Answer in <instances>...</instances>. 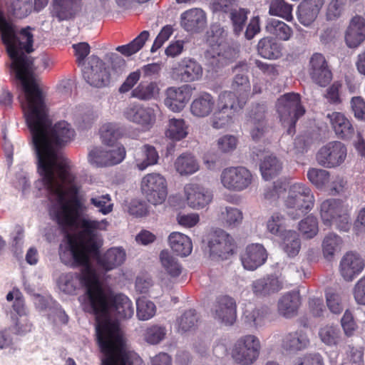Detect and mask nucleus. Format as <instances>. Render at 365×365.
<instances>
[{
	"label": "nucleus",
	"instance_id": "cd10ccee",
	"mask_svg": "<svg viewBox=\"0 0 365 365\" xmlns=\"http://www.w3.org/2000/svg\"><path fill=\"white\" fill-rule=\"evenodd\" d=\"M324 4V0H304L298 6V20L305 26H310L317 19Z\"/></svg>",
	"mask_w": 365,
	"mask_h": 365
},
{
	"label": "nucleus",
	"instance_id": "bf43d9fd",
	"mask_svg": "<svg viewBox=\"0 0 365 365\" xmlns=\"http://www.w3.org/2000/svg\"><path fill=\"white\" fill-rule=\"evenodd\" d=\"M234 111L219 107L210 119L211 125L215 129H221L232 123Z\"/></svg>",
	"mask_w": 365,
	"mask_h": 365
},
{
	"label": "nucleus",
	"instance_id": "49530a36",
	"mask_svg": "<svg viewBox=\"0 0 365 365\" xmlns=\"http://www.w3.org/2000/svg\"><path fill=\"white\" fill-rule=\"evenodd\" d=\"M242 219V212L239 209L232 207L221 208L219 220L226 227L234 228L239 226Z\"/></svg>",
	"mask_w": 365,
	"mask_h": 365
},
{
	"label": "nucleus",
	"instance_id": "58836bf2",
	"mask_svg": "<svg viewBox=\"0 0 365 365\" xmlns=\"http://www.w3.org/2000/svg\"><path fill=\"white\" fill-rule=\"evenodd\" d=\"M257 53L262 58L277 59L282 56V46L272 37L260 39L257 46Z\"/></svg>",
	"mask_w": 365,
	"mask_h": 365
},
{
	"label": "nucleus",
	"instance_id": "473e14b6",
	"mask_svg": "<svg viewBox=\"0 0 365 365\" xmlns=\"http://www.w3.org/2000/svg\"><path fill=\"white\" fill-rule=\"evenodd\" d=\"M158 160V152L153 145L150 144L143 145L135 154V166L141 171L149 166L156 165Z\"/></svg>",
	"mask_w": 365,
	"mask_h": 365
},
{
	"label": "nucleus",
	"instance_id": "69168bd1",
	"mask_svg": "<svg viewBox=\"0 0 365 365\" xmlns=\"http://www.w3.org/2000/svg\"><path fill=\"white\" fill-rule=\"evenodd\" d=\"M12 14L17 18H24L32 11V0H11L10 6Z\"/></svg>",
	"mask_w": 365,
	"mask_h": 365
},
{
	"label": "nucleus",
	"instance_id": "c756f323",
	"mask_svg": "<svg viewBox=\"0 0 365 365\" xmlns=\"http://www.w3.org/2000/svg\"><path fill=\"white\" fill-rule=\"evenodd\" d=\"M301 304L300 295L298 292H289L284 294L278 301L277 309L279 314L290 319L297 315Z\"/></svg>",
	"mask_w": 365,
	"mask_h": 365
},
{
	"label": "nucleus",
	"instance_id": "37998d69",
	"mask_svg": "<svg viewBox=\"0 0 365 365\" xmlns=\"http://www.w3.org/2000/svg\"><path fill=\"white\" fill-rule=\"evenodd\" d=\"M282 238L281 247L289 257L297 256L301 249V240L299 234L294 230L285 231Z\"/></svg>",
	"mask_w": 365,
	"mask_h": 365
},
{
	"label": "nucleus",
	"instance_id": "393cba45",
	"mask_svg": "<svg viewBox=\"0 0 365 365\" xmlns=\"http://www.w3.org/2000/svg\"><path fill=\"white\" fill-rule=\"evenodd\" d=\"M364 267L363 259L356 254L347 252L340 262V273L348 282L352 281L362 272Z\"/></svg>",
	"mask_w": 365,
	"mask_h": 365
},
{
	"label": "nucleus",
	"instance_id": "6e6552de",
	"mask_svg": "<svg viewBox=\"0 0 365 365\" xmlns=\"http://www.w3.org/2000/svg\"><path fill=\"white\" fill-rule=\"evenodd\" d=\"M142 194L150 203L161 205L168 196V183L165 178L160 173H151L141 180Z\"/></svg>",
	"mask_w": 365,
	"mask_h": 365
},
{
	"label": "nucleus",
	"instance_id": "1a4fd4ad",
	"mask_svg": "<svg viewBox=\"0 0 365 365\" xmlns=\"http://www.w3.org/2000/svg\"><path fill=\"white\" fill-rule=\"evenodd\" d=\"M261 349L259 339L255 335L247 334L240 337L235 344L232 357L240 365H250L259 357Z\"/></svg>",
	"mask_w": 365,
	"mask_h": 365
},
{
	"label": "nucleus",
	"instance_id": "de8ad7c7",
	"mask_svg": "<svg viewBox=\"0 0 365 365\" xmlns=\"http://www.w3.org/2000/svg\"><path fill=\"white\" fill-rule=\"evenodd\" d=\"M241 96L232 91H224L219 96V107L225 110L236 111L241 110L246 103H241Z\"/></svg>",
	"mask_w": 365,
	"mask_h": 365
},
{
	"label": "nucleus",
	"instance_id": "e2e57ef3",
	"mask_svg": "<svg viewBox=\"0 0 365 365\" xmlns=\"http://www.w3.org/2000/svg\"><path fill=\"white\" fill-rule=\"evenodd\" d=\"M298 227L304 237L312 239L319 231L317 219L313 215H309L299 222Z\"/></svg>",
	"mask_w": 365,
	"mask_h": 365
},
{
	"label": "nucleus",
	"instance_id": "39448f33",
	"mask_svg": "<svg viewBox=\"0 0 365 365\" xmlns=\"http://www.w3.org/2000/svg\"><path fill=\"white\" fill-rule=\"evenodd\" d=\"M40 158L41 172L43 175V185L51 202L50 215L61 225H72L81 214L86 210L81 197H71L66 201V192L53 180V170L51 164L43 163Z\"/></svg>",
	"mask_w": 365,
	"mask_h": 365
},
{
	"label": "nucleus",
	"instance_id": "9d476101",
	"mask_svg": "<svg viewBox=\"0 0 365 365\" xmlns=\"http://www.w3.org/2000/svg\"><path fill=\"white\" fill-rule=\"evenodd\" d=\"M253 175L243 166L229 167L225 168L220 175L222 186L232 192H241L252 184Z\"/></svg>",
	"mask_w": 365,
	"mask_h": 365
},
{
	"label": "nucleus",
	"instance_id": "72a5a7b5",
	"mask_svg": "<svg viewBox=\"0 0 365 365\" xmlns=\"http://www.w3.org/2000/svg\"><path fill=\"white\" fill-rule=\"evenodd\" d=\"M215 105V98L208 93H202L192 101L190 112L195 117L205 118L212 112Z\"/></svg>",
	"mask_w": 365,
	"mask_h": 365
},
{
	"label": "nucleus",
	"instance_id": "f704fd0d",
	"mask_svg": "<svg viewBox=\"0 0 365 365\" xmlns=\"http://www.w3.org/2000/svg\"><path fill=\"white\" fill-rule=\"evenodd\" d=\"M168 242L172 250L181 257L188 256L192 250L190 238L178 232H173L168 237Z\"/></svg>",
	"mask_w": 365,
	"mask_h": 365
},
{
	"label": "nucleus",
	"instance_id": "f3484780",
	"mask_svg": "<svg viewBox=\"0 0 365 365\" xmlns=\"http://www.w3.org/2000/svg\"><path fill=\"white\" fill-rule=\"evenodd\" d=\"M214 318L225 325L231 326L237 319L235 300L227 295L217 297L212 308Z\"/></svg>",
	"mask_w": 365,
	"mask_h": 365
},
{
	"label": "nucleus",
	"instance_id": "680f3d73",
	"mask_svg": "<svg viewBox=\"0 0 365 365\" xmlns=\"http://www.w3.org/2000/svg\"><path fill=\"white\" fill-rule=\"evenodd\" d=\"M285 217L279 212L273 213L267 222V230L271 234L281 237L287 231L285 227Z\"/></svg>",
	"mask_w": 365,
	"mask_h": 365
},
{
	"label": "nucleus",
	"instance_id": "a211bd4d",
	"mask_svg": "<svg viewBox=\"0 0 365 365\" xmlns=\"http://www.w3.org/2000/svg\"><path fill=\"white\" fill-rule=\"evenodd\" d=\"M202 73L203 69L201 64L192 58H183L173 68L175 78L185 83L200 80Z\"/></svg>",
	"mask_w": 365,
	"mask_h": 365
},
{
	"label": "nucleus",
	"instance_id": "4be33fe9",
	"mask_svg": "<svg viewBox=\"0 0 365 365\" xmlns=\"http://www.w3.org/2000/svg\"><path fill=\"white\" fill-rule=\"evenodd\" d=\"M82 9V0H52L51 14L59 21L73 19Z\"/></svg>",
	"mask_w": 365,
	"mask_h": 365
},
{
	"label": "nucleus",
	"instance_id": "774afa93",
	"mask_svg": "<svg viewBox=\"0 0 365 365\" xmlns=\"http://www.w3.org/2000/svg\"><path fill=\"white\" fill-rule=\"evenodd\" d=\"M322 341L327 345H336L340 338V330L335 326H326L319 331Z\"/></svg>",
	"mask_w": 365,
	"mask_h": 365
},
{
	"label": "nucleus",
	"instance_id": "f03ea898",
	"mask_svg": "<svg viewBox=\"0 0 365 365\" xmlns=\"http://www.w3.org/2000/svg\"><path fill=\"white\" fill-rule=\"evenodd\" d=\"M1 40L11 59V68L21 81L24 96L21 100L26 122L48 114L44 96L36 83L34 73V59L28 54L33 51L34 36L29 26L18 31L13 23L0 11Z\"/></svg>",
	"mask_w": 365,
	"mask_h": 365
},
{
	"label": "nucleus",
	"instance_id": "f257e3e1",
	"mask_svg": "<svg viewBox=\"0 0 365 365\" xmlns=\"http://www.w3.org/2000/svg\"><path fill=\"white\" fill-rule=\"evenodd\" d=\"M101 221L81 218L79 231L76 235H67L66 244L60 245L59 257L61 262L71 267H81V272H68L59 277V287L65 293L73 294L78 289L84 288V293L79 297L83 309L89 313L96 309L95 302L101 297L102 286L91 264V257L99 253L103 239L99 230L106 224Z\"/></svg>",
	"mask_w": 365,
	"mask_h": 365
},
{
	"label": "nucleus",
	"instance_id": "9b49d317",
	"mask_svg": "<svg viewBox=\"0 0 365 365\" xmlns=\"http://www.w3.org/2000/svg\"><path fill=\"white\" fill-rule=\"evenodd\" d=\"M346 155V145L340 141L335 140L322 146L318 150L316 158L320 165L332 168L341 165L344 162Z\"/></svg>",
	"mask_w": 365,
	"mask_h": 365
},
{
	"label": "nucleus",
	"instance_id": "412c9836",
	"mask_svg": "<svg viewBox=\"0 0 365 365\" xmlns=\"http://www.w3.org/2000/svg\"><path fill=\"white\" fill-rule=\"evenodd\" d=\"M165 105L173 112L181 111L190 98V86L170 87L165 91Z\"/></svg>",
	"mask_w": 365,
	"mask_h": 365
},
{
	"label": "nucleus",
	"instance_id": "3c124183",
	"mask_svg": "<svg viewBox=\"0 0 365 365\" xmlns=\"http://www.w3.org/2000/svg\"><path fill=\"white\" fill-rule=\"evenodd\" d=\"M176 170L180 175H191L198 170V164L190 154H182L175 162Z\"/></svg>",
	"mask_w": 365,
	"mask_h": 365
},
{
	"label": "nucleus",
	"instance_id": "0eeeda50",
	"mask_svg": "<svg viewBox=\"0 0 365 365\" xmlns=\"http://www.w3.org/2000/svg\"><path fill=\"white\" fill-rule=\"evenodd\" d=\"M276 106L280 121L284 127H288L287 134L293 135L297 121L305 113L300 104L299 95L294 93H286L277 100Z\"/></svg>",
	"mask_w": 365,
	"mask_h": 365
},
{
	"label": "nucleus",
	"instance_id": "bb28decb",
	"mask_svg": "<svg viewBox=\"0 0 365 365\" xmlns=\"http://www.w3.org/2000/svg\"><path fill=\"white\" fill-rule=\"evenodd\" d=\"M282 287V282L277 277L267 275L253 281L252 290L257 297H265L279 292Z\"/></svg>",
	"mask_w": 365,
	"mask_h": 365
},
{
	"label": "nucleus",
	"instance_id": "a19ab883",
	"mask_svg": "<svg viewBox=\"0 0 365 365\" xmlns=\"http://www.w3.org/2000/svg\"><path fill=\"white\" fill-rule=\"evenodd\" d=\"M342 245L343 240L338 235L334 232L326 235L322 243L324 258L329 261L333 259L335 255L341 251Z\"/></svg>",
	"mask_w": 365,
	"mask_h": 365
},
{
	"label": "nucleus",
	"instance_id": "c9c22d12",
	"mask_svg": "<svg viewBox=\"0 0 365 365\" xmlns=\"http://www.w3.org/2000/svg\"><path fill=\"white\" fill-rule=\"evenodd\" d=\"M309 344L307 335L302 331H296L284 336L282 346L287 351L296 352L304 349Z\"/></svg>",
	"mask_w": 365,
	"mask_h": 365
},
{
	"label": "nucleus",
	"instance_id": "79ce46f5",
	"mask_svg": "<svg viewBox=\"0 0 365 365\" xmlns=\"http://www.w3.org/2000/svg\"><path fill=\"white\" fill-rule=\"evenodd\" d=\"M341 212V205L339 200L329 199L324 200L320 206V215L323 223L327 226H331L334 220Z\"/></svg>",
	"mask_w": 365,
	"mask_h": 365
},
{
	"label": "nucleus",
	"instance_id": "ea45409f",
	"mask_svg": "<svg viewBox=\"0 0 365 365\" xmlns=\"http://www.w3.org/2000/svg\"><path fill=\"white\" fill-rule=\"evenodd\" d=\"M267 314L266 308L249 307L244 310L242 319L248 327L257 329L264 324Z\"/></svg>",
	"mask_w": 365,
	"mask_h": 365
},
{
	"label": "nucleus",
	"instance_id": "423d86ee",
	"mask_svg": "<svg viewBox=\"0 0 365 365\" xmlns=\"http://www.w3.org/2000/svg\"><path fill=\"white\" fill-rule=\"evenodd\" d=\"M314 201L311 188L304 183L296 182L289 187L284 205L287 215L297 220L312 210Z\"/></svg>",
	"mask_w": 365,
	"mask_h": 365
},
{
	"label": "nucleus",
	"instance_id": "338daca9",
	"mask_svg": "<svg viewBox=\"0 0 365 365\" xmlns=\"http://www.w3.org/2000/svg\"><path fill=\"white\" fill-rule=\"evenodd\" d=\"M210 9L213 13L231 14L237 8V0H211Z\"/></svg>",
	"mask_w": 365,
	"mask_h": 365
},
{
	"label": "nucleus",
	"instance_id": "b1692460",
	"mask_svg": "<svg viewBox=\"0 0 365 365\" xmlns=\"http://www.w3.org/2000/svg\"><path fill=\"white\" fill-rule=\"evenodd\" d=\"M180 19L182 27L190 32H200L207 24L205 12L198 8L185 11L181 14Z\"/></svg>",
	"mask_w": 365,
	"mask_h": 365
},
{
	"label": "nucleus",
	"instance_id": "2f4dec72",
	"mask_svg": "<svg viewBox=\"0 0 365 365\" xmlns=\"http://www.w3.org/2000/svg\"><path fill=\"white\" fill-rule=\"evenodd\" d=\"M332 128L336 135L341 139H350L354 133V128L350 120L341 113L333 112L327 115Z\"/></svg>",
	"mask_w": 365,
	"mask_h": 365
},
{
	"label": "nucleus",
	"instance_id": "e433bc0d",
	"mask_svg": "<svg viewBox=\"0 0 365 365\" xmlns=\"http://www.w3.org/2000/svg\"><path fill=\"white\" fill-rule=\"evenodd\" d=\"M160 88L155 81H142L131 91V96L140 101H148L157 99Z\"/></svg>",
	"mask_w": 365,
	"mask_h": 365
},
{
	"label": "nucleus",
	"instance_id": "6ab92c4d",
	"mask_svg": "<svg viewBox=\"0 0 365 365\" xmlns=\"http://www.w3.org/2000/svg\"><path fill=\"white\" fill-rule=\"evenodd\" d=\"M232 71L234 76L231 88L241 96V103H246L251 90L248 76L249 67L246 63L240 62L232 68Z\"/></svg>",
	"mask_w": 365,
	"mask_h": 365
},
{
	"label": "nucleus",
	"instance_id": "a878e982",
	"mask_svg": "<svg viewBox=\"0 0 365 365\" xmlns=\"http://www.w3.org/2000/svg\"><path fill=\"white\" fill-rule=\"evenodd\" d=\"M365 40V20L359 16L353 17L346 31L345 41L348 47L356 48Z\"/></svg>",
	"mask_w": 365,
	"mask_h": 365
},
{
	"label": "nucleus",
	"instance_id": "aec40b11",
	"mask_svg": "<svg viewBox=\"0 0 365 365\" xmlns=\"http://www.w3.org/2000/svg\"><path fill=\"white\" fill-rule=\"evenodd\" d=\"M185 193L188 206L196 210L208 205L213 197L210 190L196 183L186 185Z\"/></svg>",
	"mask_w": 365,
	"mask_h": 365
},
{
	"label": "nucleus",
	"instance_id": "4d7b16f0",
	"mask_svg": "<svg viewBox=\"0 0 365 365\" xmlns=\"http://www.w3.org/2000/svg\"><path fill=\"white\" fill-rule=\"evenodd\" d=\"M249 11L246 9L237 8L230 14L232 31L237 36H240L245 28Z\"/></svg>",
	"mask_w": 365,
	"mask_h": 365
},
{
	"label": "nucleus",
	"instance_id": "c03bdc74",
	"mask_svg": "<svg viewBox=\"0 0 365 365\" xmlns=\"http://www.w3.org/2000/svg\"><path fill=\"white\" fill-rule=\"evenodd\" d=\"M31 324L28 323L27 319H19L15 326L11 329H5L0 332V349H4L9 346L12 341L11 337V332L16 334H24L31 330Z\"/></svg>",
	"mask_w": 365,
	"mask_h": 365
},
{
	"label": "nucleus",
	"instance_id": "a18cd8bd",
	"mask_svg": "<svg viewBox=\"0 0 365 365\" xmlns=\"http://www.w3.org/2000/svg\"><path fill=\"white\" fill-rule=\"evenodd\" d=\"M160 261L165 272L171 277H178L182 272V266L178 259L168 250L160 253Z\"/></svg>",
	"mask_w": 365,
	"mask_h": 365
},
{
	"label": "nucleus",
	"instance_id": "864d4df0",
	"mask_svg": "<svg viewBox=\"0 0 365 365\" xmlns=\"http://www.w3.org/2000/svg\"><path fill=\"white\" fill-rule=\"evenodd\" d=\"M269 14L289 21L293 19L292 6L284 0H272L269 4Z\"/></svg>",
	"mask_w": 365,
	"mask_h": 365
},
{
	"label": "nucleus",
	"instance_id": "7ed1b4c3",
	"mask_svg": "<svg viewBox=\"0 0 365 365\" xmlns=\"http://www.w3.org/2000/svg\"><path fill=\"white\" fill-rule=\"evenodd\" d=\"M31 135L32 145L36 156L38 171L41 177L40 158L43 163L51 164L53 170V181L62 187L68 185L67 192L70 198L81 197V187L74 183L75 176L70 172L68 161L59 148L70 142L75 131L66 121H60L52 126L48 114L43 117L26 121Z\"/></svg>",
	"mask_w": 365,
	"mask_h": 365
},
{
	"label": "nucleus",
	"instance_id": "4c0bfd02",
	"mask_svg": "<svg viewBox=\"0 0 365 365\" xmlns=\"http://www.w3.org/2000/svg\"><path fill=\"white\" fill-rule=\"evenodd\" d=\"M265 31L281 41H289L293 35L292 29L282 21L269 18L266 21Z\"/></svg>",
	"mask_w": 365,
	"mask_h": 365
},
{
	"label": "nucleus",
	"instance_id": "5fc2aeb1",
	"mask_svg": "<svg viewBox=\"0 0 365 365\" xmlns=\"http://www.w3.org/2000/svg\"><path fill=\"white\" fill-rule=\"evenodd\" d=\"M101 138L103 143L113 144L123 134L120 127L113 123L103 125L100 129Z\"/></svg>",
	"mask_w": 365,
	"mask_h": 365
},
{
	"label": "nucleus",
	"instance_id": "13d9d810",
	"mask_svg": "<svg viewBox=\"0 0 365 365\" xmlns=\"http://www.w3.org/2000/svg\"><path fill=\"white\" fill-rule=\"evenodd\" d=\"M307 176L309 181L319 189L323 188L330 180L329 172L321 168H309Z\"/></svg>",
	"mask_w": 365,
	"mask_h": 365
},
{
	"label": "nucleus",
	"instance_id": "5701e85b",
	"mask_svg": "<svg viewBox=\"0 0 365 365\" xmlns=\"http://www.w3.org/2000/svg\"><path fill=\"white\" fill-rule=\"evenodd\" d=\"M267 258L264 247L260 244L248 245L241 255V261L245 269L255 270L262 266Z\"/></svg>",
	"mask_w": 365,
	"mask_h": 365
},
{
	"label": "nucleus",
	"instance_id": "7c9ffc66",
	"mask_svg": "<svg viewBox=\"0 0 365 365\" xmlns=\"http://www.w3.org/2000/svg\"><path fill=\"white\" fill-rule=\"evenodd\" d=\"M97 257H98V264L99 267L105 271H110L120 266L124 262L126 254L121 247H111L101 257H99V255Z\"/></svg>",
	"mask_w": 365,
	"mask_h": 365
},
{
	"label": "nucleus",
	"instance_id": "20e7f679",
	"mask_svg": "<svg viewBox=\"0 0 365 365\" xmlns=\"http://www.w3.org/2000/svg\"><path fill=\"white\" fill-rule=\"evenodd\" d=\"M100 292L101 296L95 302L96 309L89 314H94L96 318L97 341L103 355L101 364L131 365L119 322L111 317L130 319L134 314L133 303L125 294L108 293L103 286Z\"/></svg>",
	"mask_w": 365,
	"mask_h": 365
},
{
	"label": "nucleus",
	"instance_id": "0e129e2a",
	"mask_svg": "<svg viewBox=\"0 0 365 365\" xmlns=\"http://www.w3.org/2000/svg\"><path fill=\"white\" fill-rule=\"evenodd\" d=\"M90 205L104 215L109 214L113 210L111 198L108 194L93 195L90 199Z\"/></svg>",
	"mask_w": 365,
	"mask_h": 365
},
{
	"label": "nucleus",
	"instance_id": "2eb2a0df",
	"mask_svg": "<svg viewBox=\"0 0 365 365\" xmlns=\"http://www.w3.org/2000/svg\"><path fill=\"white\" fill-rule=\"evenodd\" d=\"M208 246L210 254L222 259H227L236 247L233 237L222 229H217L213 232Z\"/></svg>",
	"mask_w": 365,
	"mask_h": 365
},
{
	"label": "nucleus",
	"instance_id": "6e6d98bb",
	"mask_svg": "<svg viewBox=\"0 0 365 365\" xmlns=\"http://www.w3.org/2000/svg\"><path fill=\"white\" fill-rule=\"evenodd\" d=\"M198 322V317L195 310L185 311L178 319V331L185 333L195 329Z\"/></svg>",
	"mask_w": 365,
	"mask_h": 365
},
{
	"label": "nucleus",
	"instance_id": "8fccbe9b",
	"mask_svg": "<svg viewBox=\"0 0 365 365\" xmlns=\"http://www.w3.org/2000/svg\"><path fill=\"white\" fill-rule=\"evenodd\" d=\"M149 36L150 34L148 31H143L129 43L118 46L116 51L125 56H130L136 53L143 47Z\"/></svg>",
	"mask_w": 365,
	"mask_h": 365
},
{
	"label": "nucleus",
	"instance_id": "f8f14e48",
	"mask_svg": "<svg viewBox=\"0 0 365 365\" xmlns=\"http://www.w3.org/2000/svg\"><path fill=\"white\" fill-rule=\"evenodd\" d=\"M308 73L312 81L321 87H325L332 79L328 62L320 53H314L310 57Z\"/></svg>",
	"mask_w": 365,
	"mask_h": 365
},
{
	"label": "nucleus",
	"instance_id": "ddd939ff",
	"mask_svg": "<svg viewBox=\"0 0 365 365\" xmlns=\"http://www.w3.org/2000/svg\"><path fill=\"white\" fill-rule=\"evenodd\" d=\"M158 111L157 106L154 108L134 103L125 108L124 115L129 121L149 129L155 123Z\"/></svg>",
	"mask_w": 365,
	"mask_h": 365
},
{
	"label": "nucleus",
	"instance_id": "dca6fc26",
	"mask_svg": "<svg viewBox=\"0 0 365 365\" xmlns=\"http://www.w3.org/2000/svg\"><path fill=\"white\" fill-rule=\"evenodd\" d=\"M83 76L89 85L96 88L106 86L110 82V74L105 63L98 57L92 58L90 65L83 68Z\"/></svg>",
	"mask_w": 365,
	"mask_h": 365
},
{
	"label": "nucleus",
	"instance_id": "603ef678",
	"mask_svg": "<svg viewBox=\"0 0 365 365\" xmlns=\"http://www.w3.org/2000/svg\"><path fill=\"white\" fill-rule=\"evenodd\" d=\"M187 128L183 119L171 118L169 120L168 128L165 135L172 140H180L187 136Z\"/></svg>",
	"mask_w": 365,
	"mask_h": 365
},
{
	"label": "nucleus",
	"instance_id": "4468645a",
	"mask_svg": "<svg viewBox=\"0 0 365 365\" xmlns=\"http://www.w3.org/2000/svg\"><path fill=\"white\" fill-rule=\"evenodd\" d=\"M125 154L123 146H118L109 150L94 148L88 153V161L96 167L111 166L122 162Z\"/></svg>",
	"mask_w": 365,
	"mask_h": 365
},
{
	"label": "nucleus",
	"instance_id": "c85d7f7f",
	"mask_svg": "<svg viewBox=\"0 0 365 365\" xmlns=\"http://www.w3.org/2000/svg\"><path fill=\"white\" fill-rule=\"evenodd\" d=\"M227 36V31L220 24H214L210 28V35L208 37V41L212 46L214 52L217 53L218 56H222L225 58L230 57V51H226L229 48L226 42Z\"/></svg>",
	"mask_w": 365,
	"mask_h": 365
},
{
	"label": "nucleus",
	"instance_id": "09e8293b",
	"mask_svg": "<svg viewBox=\"0 0 365 365\" xmlns=\"http://www.w3.org/2000/svg\"><path fill=\"white\" fill-rule=\"evenodd\" d=\"M282 168L281 162L273 155H269L264 158L260 164V171L262 178L266 180H270L277 175Z\"/></svg>",
	"mask_w": 365,
	"mask_h": 365
},
{
	"label": "nucleus",
	"instance_id": "052dcab7",
	"mask_svg": "<svg viewBox=\"0 0 365 365\" xmlns=\"http://www.w3.org/2000/svg\"><path fill=\"white\" fill-rule=\"evenodd\" d=\"M137 317L140 320L145 321L151 319L156 312L155 304L145 298H139L136 302Z\"/></svg>",
	"mask_w": 365,
	"mask_h": 365
}]
</instances>
